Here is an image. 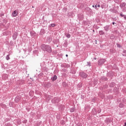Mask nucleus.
Masks as SVG:
<instances>
[{
	"instance_id": "nucleus-1",
	"label": "nucleus",
	"mask_w": 126,
	"mask_h": 126,
	"mask_svg": "<svg viewBox=\"0 0 126 126\" xmlns=\"http://www.w3.org/2000/svg\"><path fill=\"white\" fill-rule=\"evenodd\" d=\"M41 49L44 52H47L48 53H52V48L51 46L45 44L41 45Z\"/></svg>"
},
{
	"instance_id": "nucleus-2",
	"label": "nucleus",
	"mask_w": 126,
	"mask_h": 126,
	"mask_svg": "<svg viewBox=\"0 0 126 126\" xmlns=\"http://www.w3.org/2000/svg\"><path fill=\"white\" fill-rule=\"evenodd\" d=\"M106 62V59H99L97 62L98 65H103Z\"/></svg>"
},
{
	"instance_id": "nucleus-3",
	"label": "nucleus",
	"mask_w": 126,
	"mask_h": 126,
	"mask_svg": "<svg viewBox=\"0 0 126 126\" xmlns=\"http://www.w3.org/2000/svg\"><path fill=\"white\" fill-rule=\"evenodd\" d=\"M79 75L81 76V77H83V78H86L87 77V74L84 72L80 73Z\"/></svg>"
},
{
	"instance_id": "nucleus-4",
	"label": "nucleus",
	"mask_w": 126,
	"mask_h": 126,
	"mask_svg": "<svg viewBox=\"0 0 126 126\" xmlns=\"http://www.w3.org/2000/svg\"><path fill=\"white\" fill-rule=\"evenodd\" d=\"M60 100L58 97H55L52 100V103H59Z\"/></svg>"
},
{
	"instance_id": "nucleus-5",
	"label": "nucleus",
	"mask_w": 126,
	"mask_h": 126,
	"mask_svg": "<svg viewBox=\"0 0 126 126\" xmlns=\"http://www.w3.org/2000/svg\"><path fill=\"white\" fill-rule=\"evenodd\" d=\"M17 32H15L13 35H12V37H13V40H16V38H17Z\"/></svg>"
},
{
	"instance_id": "nucleus-6",
	"label": "nucleus",
	"mask_w": 126,
	"mask_h": 126,
	"mask_svg": "<svg viewBox=\"0 0 126 126\" xmlns=\"http://www.w3.org/2000/svg\"><path fill=\"white\" fill-rule=\"evenodd\" d=\"M104 30L106 31V32H107V31H109V29H110V26L107 25V26H105V27H104Z\"/></svg>"
},
{
	"instance_id": "nucleus-7",
	"label": "nucleus",
	"mask_w": 126,
	"mask_h": 126,
	"mask_svg": "<svg viewBox=\"0 0 126 126\" xmlns=\"http://www.w3.org/2000/svg\"><path fill=\"white\" fill-rule=\"evenodd\" d=\"M17 11H14L12 14V16H13V17H15L16 16H17Z\"/></svg>"
},
{
	"instance_id": "nucleus-8",
	"label": "nucleus",
	"mask_w": 126,
	"mask_h": 126,
	"mask_svg": "<svg viewBox=\"0 0 126 126\" xmlns=\"http://www.w3.org/2000/svg\"><path fill=\"white\" fill-rule=\"evenodd\" d=\"M111 122H112V120H111V119L107 118L106 120H105V123L106 124H109V123H111Z\"/></svg>"
},
{
	"instance_id": "nucleus-9",
	"label": "nucleus",
	"mask_w": 126,
	"mask_h": 126,
	"mask_svg": "<svg viewBox=\"0 0 126 126\" xmlns=\"http://www.w3.org/2000/svg\"><path fill=\"white\" fill-rule=\"evenodd\" d=\"M20 100V97L17 96L15 98V102H16V103H17V102H18Z\"/></svg>"
},
{
	"instance_id": "nucleus-10",
	"label": "nucleus",
	"mask_w": 126,
	"mask_h": 126,
	"mask_svg": "<svg viewBox=\"0 0 126 126\" xmlns=\"http://www.w3.org/2000/svg\"><path fill=\"white\" fill-rule=\"evenodd\" d=\"M126 5V2H123L120 4V7H122V8H123V7H125Z\"/></svg>"
},
{
	"instance_id": "nucleus-11",
	"label": "nucleus",
	"mask_w": 126,
	"mask_h": 126,
	"mask_svg": "<svg viewBox=\"0 0 126 126\" xmlns=\"http://www.w3.org/2000/svg\"><path fill=\"white\" fill-rule=\"evenodd\" d=\"M92 113L94 115H96V114H97V111H96V109L95 108L93 109Z\"/></svg>"
},
{
	"instance_id": "nucleus-12",
	"label": "nucleus",
	"mask_w": 126,
	"mask_h": 126,
	"mask_svg": "<svg viewBox=\"0 0 126 126\" xmlns=\"http://www.w3.org/2000/svg\"><path fill=\"white\" fill-rule=\"evenodd\" d=\"M99 35H104L105 34V32L103 31H100L99 32Z\"/></svg>"
},
{
	"instance_id": "nucleus-13",
	"label": "nucleus",
	"mask_w": 126,
	"mask_h": 126,
	"mask_svg": "<svg viewBox=\"0 0 126 126\" xmlns=\"http://www.w3.org/2000/svg\"><path fill=\"white\" fill-rule=\"evenodd\" d=\"M30 34L31 36H35V34H36L34 32H31Z\"/></svg>"
},
{
	"instance_id": "nucleus-14",
	"label": "nucleus",
	"mask_w": 126,
	"mask_h": 126,
	"mask_svg": "<svg viewBox=\"0 0 126 126\" xmlns=\"http://www.w3.org/2000/svg\"><path fill=\"white\" fill-rule=\"evenodd\" d=\"M57 78H58L57 75H54L53 78V80L55 81V80H56Z\"/></svg>"
},
{
	"instance_id": "nucleus-15",
	"label": "nucleus",
	"mask_w": 126,
	"mask_h": 126,
	"mask_svg": "<svg viewBox=\"0 0 126 126\" xmlns=\"http://www.w3.org/2000/svg\"><path fill=\"white\" fill-rule=\"evenodd\" d=\"M6 60L7 61H9V60H10V58H9V55H8L6 57Z\"/></svg>"
},
{
	"instance_id": "nucleus-16",
	"label": "nucleus",
	"mask_w": 126,
	"mask_h": 126,
	"mask_svg": "<svg viewBox=\"0 0 126 126\" xmlns=\"http://www.w3.org/2000/svg\"><path fill=\"white\" fill-rule=\"evenodd\" d=\"M110 87H113V86H115V83H111L110 85Z\"/></svg>"
},
{
	"instance_id": "nucleus-17",
	"label": "nucleus",
	"mask_w": 126,
	"mask_h": 126,
	"mask_svg": "<svg viewBox=\"0 0 126 126\" xmlns=\"http://www.w3.org/2000/svg\"><path fill=\"white\" fill-rule=\"evenodd\" d=\"M50 27H55L56 26V24H51L50 25Z\"/></svg>"
},
{
	"instance_id": "nucleus-18",
	"label": "nucleus",
	"mask_w": 126,
	"mask_h": 126,
	"mask_svg": "<svg viewBox=\"0 0 126 126\" xmlns=\"http://www.w3.org/2000/svg\"><path fill=\"white\" fill-rule=\"evenodd\" d=\"M70 112H71V113L74 112V108H71L70 110Z\"/></svg>"
},
{
	"instance_id": "nucleus-19",
	"label": "nucleus",
	"mask_w": 126,
	"mask_h": 126,
	"mask_svg": "<svg viewBox=\"0 0 126 126\" xmlns=\"http://www.w3.org/2000/svg\"><path fill=\"white\" fill-rule=\"evenodd\" d=\"M94 7H95V9H97V7H100V5L99 4H98V5H94Z\"/></svg>"
},
{
	"instance_id": "nucleus-20",
	"label": "nucleus",
	"mask_w": 126,
	"mask_h": 126,
	"mask_svg": "<svg viewBox=\"0 0 126 126\" xmlns=\"http://www.w3.org/2000/svg\"><path fill=\"white\" fill-rule=\"evenodd\" d=\"M124 105L123 103H120V105H119V107L120 108H123L124 107Z\"/></svg>"
},
{
	"instance_id": "nucleus-21",
	"label": "nucleus",
	"mask_w": 126,
	"mask_h": 126,
	"mask_svg": "<svg viewBox=\"0 0 126 126\" xmlns=\"http://www.w3.org/2000/svg\"><path fill=\"white\" fill-rule=\"evenodd\" d=\"M116 45H117V47H118V48H121V47H122V46H121V44H120L116 43Z\"/></svg>"
},
{
	"instance_id": "nucleus-22",
	"label": "nucleus",
	"mask_w": 126,
	"mask_h": 126,
	"mask_svg": "<svg viewBox=\"0 0 126 126\" xmlns=\"http://www.w3.org/2000/svg\"><path fill=\"white\" fill-rule=\"evenodd\" d=\"M87 65L88 66H91V63L90 62H87Z\"/></svg>"
},
{
	"instance_id": "nucleus-23",
	"label": "nucleus",
	"mask_w": 126,
	"mask_h": 126,
	"mask_svg": "<svg viewBox=\"0 0 126 126\" xmlns=\"http://www.w3.org/2000/svg\"><path fill=\"white\" fill-rule=\"evenodd\" d=\"M23 124H26V123H27V120H25L23 121Z\"/></svg>"
},
{
	"instance_id": "nucleus-24",
	"label": "nucleus",
	"mask_w": 126,
	"mask_h": 126,
	"mask_svg": "<svg viewBox=\"0 0 126 126\" xmlns=\"http://www.w3.org/2000/svg\"><path fill=\"white\" fill-rule=\"evenodd\" d=\"M66 37H67V38H69L70 37V34H67Z\"/></svg>"
},
{
	"instance_id": "nucleus-25",
	"label": "nucleus",
	"mask_w": 126,
	"mask_h": 126,
	"mask_svg": "<svg viewBox=\"0 0 126 126\" xmlns=\"http://www.w3.org/2000/svg\"><path fill=\"white\" fill-rule=\"evenodd\" d=\"M120 16H121L122 17H124V16H125V15H123V14L121 13Z\"/></svg>"
},
{
	"instance_id": "nucleus-26",
	"label": "nucleus",
	"mask_w": 126,
	"mask_h": 126,
	"mask_svg": "<svg viewBox=\"0 0 126 126\" xmlns=\"http://www.w3.org/2000/svg\"><path fill=\"white\" fill-rule=\"evenodd\" d=\"M97 113H98V114H100V113H101V110H98V111H97Z\"/></svg>"
},
{
	"instance_id": "nucleus-27",
	"label": "nucleus",
	"mask_w": 126,
	"mask_h": 126,
	"mask_svg": "<svg viewBox=\"0 0 126 126\" xmlns=\"http://www.w3.org/2000/svg\"><path fill=\"white\" fill-rule=\"evenodd\" d=\"M123 17H124L125 19H126V15H124V16H123Z\"/></svg>"
},
{
	"instance_id": "nucleus-28",
	"label": "nucleus",
	"mask_w": 126,
	"mask_h": 126,
	"mask_svg": "<svg viewBox=\"0 0 126 126\" xmlns=\"http://www.w3.org/2000/svg\"><path fill=\"white\" fill-rule=\"evenodd\" d=\"M94 60H97V58H94Z\"/></svg>"
},
{
	"instance_id": "nucleus-29",
	"label": "nucleus",
	"mask_w": 126,
	"mask_h": 126,
	"mask_svg": "<svg viewBox=\"0 0 126 126\" xmlns=\"http://www.w3.org/2000/svg\"><path fill=\"white\" fill-rule=\"evenodd\" d=\"M124 126H126V122L125 123Z\"/></svg>"
},
{
	"instance_id": "nucleus-30",
	"label": "nucleus",
	"mask_w": 126,
	"mask_h": 126,
	"mask_svg": "<svg viewBox=\"0 0 126 126\" xmlns=\"http://www.w3.org/2000/svg\"><path fill=\"white\" fill-rule=\"evenodd\" d=\"M112 24L114 25L115 24V22H113Z\"/></svg>"
},
{
	"instance_id": "nucleus-31",
	"label": "nucleus",
	"mask_w": 126,
	"mask_h": 126,
	"mask_svg": "<svg viewBox=\"0 0 126 126\" xmlns=\"http://www.w3.org/2000/svg\"><path fill=\"white\" fill-rule=\"evenodd\" d=\"M66 57H68V55L67 54H66Z\"/></svg>"
},
{
	"instance_id": "nucleus-32",
	"label": "nucleus",
	"mask_w": 126,
	"mask_h": 126,
	"mask_svg": "<svg viewBox=\"0 0 126 126\" xmlns=\"http://www.w3.org/2000/svg\"><path fill=\"white\" fill-rule=\"evenodd\" d=\"M93 7H95V6L94 5H93Z\"/></svg>"
},
{
	"instance_id": "nucleus-33",
	"label": "nucleus",
	"mask_w": 126,
	"mask_h": 126,
	"mask_svg": "<svg viewBox=\"0 0 126 126\" xmlns=\"http://www.w3.org/2000/svg\"><path fill=\"white\" fill-rule=\"evenodd\" d=\"M32 8H34V6H32Z\"/></svg>"
}]
</instances>
